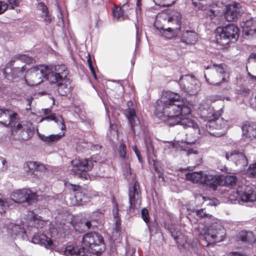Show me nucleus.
<instances>
[{
	"mask_svg": "<svg viewBox=\"0 0 256 256\" xmlns=\"http://www.w3.org/2000/svg\"><path fill=\"white\" fill-rule=\"evenodd\" d=\"M190 112V104L180 101V95L172 92H164L156 103L154 114L159 119L165 121L170 126L178 124L184 128H192L196 134H200L197 124L187 117Z\"/></svg>",
	"mask_w": 256,
	"mask_h": 256,
	"instance_id": "1",
	"label": "nucleus"
},
{
	"mask_svg": "<svg viewBox=\"0 0 256 256\" xmlns=\"http://www.w3.org/2000/svg\"><path fill=\"white\" fill-rule=\"evenodd\" d=\"M68 74V70L64 64H58L53 68L42 65L30 68L24 80L31 86L48 80L56 84L60 94L65 96L69 92Z\"/></svg>",
	"mask_w": 256,
	"mask_h": 256,
	"instance_id": "2",
	"label": "nucleus"
},
{
	"mask_svg": "<svg viewBox=\"0 0 256 256\" xmlns=\"http://www.w3.org/2000/svg\"><path fill=\"white\" fill-rule=\"evenodd\" d=\"M196 215L204 219L202 222L199 223L194 228L202 246H208L224 240L226 235V230L218 219L207 214L204 209L196 210Z\"/></svg>",
	"mask_w": 256,
	"mask_h": 256,
	"instance_id": "3",
	"label": "nucleus"
},
{
	"mask_svg": "<svg viewBox=\"0 0 256 256\" xmlns=\"http://www.w3.org/2000/svg\"><path fill=\"white\" fill-rule=\"evenodd\" d=\"M242 14L240 4L236 2L226 6L224 12L221 11L220 8L216 7L208 9L205 12L207 18L217 24L220 22V18L223 14L226 20L232 22L237 20L241 16Z\"/></svg>",
	"mask_w": 256,
	"mask_h": 256,
	"instance_id": "4",
	"label": "nucleus"
},
{
	"mask_svg": "<svg viewBox=\"0 0 256 256\" xmlns=\"http://www.w3.org/2000/svg\"><path fill=\"white\" fill-rule=\"evenodd\" d=\"M82 243V248L93 254H100L105 248L102 237L98 233L86 234L83 236Z\"/></svg>",
	"mask_w": 256,
	"mask_h": 256,
	"instance_id": "5",
	"label": "nucleus"
},
{
	"mask_svg": "<svg viewBox=\"0 0 256 256\" xmlns=\"http://www.w3.org/2000/svg\"><path fill=\"white\" fill-rule=\"evenodd\" d=\"M238 38V28L234 24L218 27L216 30V40L218 44L226 46L235 42Z\"/></svg>",
	"mask_w": 256,
	"mask_h": 256,
	"instance_id": "6",
	"label": "nucleus"
},
{
	"mask_svg": "<svg viewBox=\"0 0 256 256\" xmlns=\"http://www.w3.org/2000/svg\"><path fill=\"white\" fill-rule=\"evenodd\" d=\"M221 114H214L212 118L206 122L205 124L206 130L210 134L216 136L224 135L228 128V122L220 118Z\"/></svg>",
	"mask_w": 256,
	"mask_h": 256,
	"instance_id": "7",
	"label": "nucleus"
},
{
	"mask_svg": "<svg viewBox=\"0 0 256 256\" xmlns=\"http://www.w3.org/2000/svg\"><path fill=\"white\" fill-rule=\"evenodd\" d=\"M34 127L32 122L24 121L16 124L11 128L12 134L16 138L26 140L31 138L34 134Z\"/></svg>",
	"mask_w": 256,
	"mask_h": 256,
	"instance_id": "8",
	"label": "nucleus"
},
{
	"mask_svg": "<svg viewBox=\"0 0 256 256\" xmlns=\"http://www.w3.org/2000/svg\"><path fill=\"white\" fill-rule=\"evenodd\" d=\"M11 203L22 204L28 203L30 204L34 202L37 200V196L34 192H32L30 189L23 188L18 190L10 194ZM12 208L14 207L12 205Z\"/></svg>",
	"mask_w": 256,
	"mask_h": 256,
	"instance_id": "9",
	"label": "nucleus"
},
{
	"mask_svg": "<svg viewBox=\"0 0 256 256\" xmlns=\"http://www.w3.org/2000/svg\"><path fill=\"white\" fill-rule=\"evenodd\" d=\"M180 86L186 92L190 95H194L199 90L200 84L198 80L193 76L187 74L180 77Z\"/></svg>",
	"mask_w": 256,
	"mask_h": 256,
	"instance_id": "10",
	"label": "nucleus"
},
{
	"mask_svg": "<svg viewBox=\"0 0 256 256\" xmlns=\"http://www.w3.org/2000/svg\"><path fill=\"white\" fill-rule=\"evenodd\" d=\"M139 189V184L137 181H135L132 187L129 190L130 206L128 210H127L128 214L134 213L136 209H138L140 208L141 196Z\"/></svg>",
	"mask_w": 256,
	"mask_h": 256,
	"instance_id": "11",
	"label": "nucleus"
},
{
	"mask_svg": "<svg viewBox=\"0 0 256 256\" xmlns=\"http://www.w3.org/2000/svg\"><path fill=\"white\" fill-rule=\"evenodd\" d=\"M168 22H174L176 25L178 26V28H161L159 29L158 28H156L160 30V34L166 38L171 39L176 36L178 34V32L180 30V25L181 24V14L180 12H176L174 14L170 16L168 18Z\"/></svg>",
	"mask_w": 256,
	"mask_h": 256,
	"instance_id": "12",
	"label": "nucleus"
},
{
	"mask_svg": "<svg viewBox=\"0 0 256 256\" xmlns=\"http://www.w3.org/2000/svg\"><path fill=\"white\" fill-rule=\"evenodd\" d=\"M233 196L236 200H241L244 202H253L256 200V194L251 188L245 185L239 186L236 190H234Z\"/></svg>",
	"mask_w": 256,
	"mask_h": 256,
	"instance_id": "13",
	"label": "nucleus"
},
{
	"mask_svg": "<svg viewBox=\"0 0 256 256\" xmlns=\"http://www.w3.org/2000/svg\"><path fill=\"white\" fill-rule=\"evenodd\" d=\"M71 189L74 192V202L72 205H83L90 200V196L88 194V191L78 185L71 184Z\"/></svg>",
	"mask_w": 256,
	"mask_h": 256,
	"instance_id": "14",
	"label": "nucleus"
},
{
	"mask_svg": "<svg viewBox=\"0 0 256 256\" xmlns=\"http://www.w3.org/2000/svg\"><path fill=\"white\" fill-rule=\"evenodd\" d=\"M18 114L8 109H0V126H10L11 128L16 122Z\"/></svg>",
	"mask_w": 256,
	"mask_h": 256,
	"instance_id": "15",
	"label": "nucleus"
},
{
	"mask_svg": "<svg viewBox=\"0 0 256 256\" xmlns=\"http://www.w3.org/2000/svg\"><path fill=\"white\" fill-rule=\"evenodd\" d=\"M72 165L71 172L74 174H77L80 171H88L90 170L93 166V162L88 159L80 160L76 158L70 162Z\"/></svg>",
	"mask_w": 256,
	"mask_h": 256,
	"instance_id": "16",
	"label": "nucleus"
},
{
	"mask_svg": "<svg viewBox=\"0 0 256 256\" xmlns=\"http://www.w3.org/2000/svg\"><path fill=\"white\" fill-rule=\"evenodd\" d=\"M56 252L60 254L66 256H86L84 252L82 251L75 244L68 243L61 248H58Z\"/></svg>",
	"mask_w": 256,
	"mask_h": 256,
	"instance_id": "17",
	"label": "nucleus"
},
{
	"mask_svg": "<svg viewBox=\"0 0 256 256\" xmlns=\"http://www.w3.org/2000/svg\"><path fill=\"white\" fill-rule=\"evenodd\" d=\"M128 108L124 111V114L130 124L133 132H135V128L139 126L140 122L136 116L132 102L130 100L127 102Z\"/></svg>",
	"mask_w": 256,
	"mask_h": 256,
	"instance_id": "18",
	"label": "nucleus"
},
{
	"mask_svg": "<svg viewBox=\"0 0 256 256\" xmlns=\"http://www.w3.org/2000/svg\"><path fill=\"white\" fill-rule=\"evenodd\" d=\"M26 70L24 66L22 68H6L4 72L6 78L12 82H18L23 78Z\"/></svg>",
	"mask_w": 256,
	"mask_h": 256,
	"instance_id": "19",
	"label": "nucleus"
},
{
	"mask_svg": "<svg viewBox=\"0 0 256 256\" xmlns=\"http://www.w3.org/2000/svg\"><path fill=\"white\" fill-rule=\"evenodd\" d=\"M225 157L228 160L233 162L236 166H245L248 164V160L244 154L236 150L226 152Z\"/></svg>",
	"mask_w": 256,
	"mask_h": 256,
	"instance_id": "20",
	"label": "nucleus"
},
{
	"mask_svg": "<svg viewBox=\"0 0 256 256\" xmlns=\"http://www.w3.org/2000/svg\"><path fill=\"white\" fill-rule=\"evenodd\" d=\"M243 138L250 141L256 138V124L253 122H244L242 127Z\"/></svg>",
	"mask_w": 256,
	"mask_h": 256,
	"instance_id": "21",
	"label": "nucleus"
},
{
	"mask_svg": "<svg viewBox=\"0 0 256 256\" xmlns=\"http://www.w3.org/2000/svg\"><path fill=\"white\" fill-rule=\"evenodd\" d=\"M32 242L44 246L46 249L53 247L52 240L44 234L38 233L34 234L32 240Z\"/></svg>",
	"mask_w": 256,
	"mask_h": 256,
	"instance_id": "22",
	"label": "nucleus"
},
{
	"mask_svg": "<svg viewBox=\"0 0 256 256\" xmlns=\"http://www.w3.org/2000/svg\"><path fill=\"white\" fill-rule=\"evenodd\" d=\"M7 232L12 238L20 237L24 238L26 236V230L18 224L10 223L7 226Z\"/></svg>",
	"mask_w": 256,
	"mask_h": 256,
	"instance_id": "23",
	"label": "nucleus"
},
{
	"mask_svg": "<svg viewBox=\"0 0 256 256\" xmlns=\"http://www.w3.org/2000/svg\"><path fill=\"white\" fill-rule=\"evenodd\" d=\"M243 32L246 36H254L256 33V20L253 18L241 24Z\"/></svg>",
	"mask_w": 256,
	"mask_h": 256,
	"instance_id": "24",
	"label": "nucleus"
},
{
	"mask_svg": "<svg viewBox=\"0 0 256 256\" xmlns=\"http://www.w3.org/2000/svg\"><path fill=\"white\" fill-rule=\"evenodd\" d=\"M236 240L245 244H252L256 242L254 234L250 231L242 230L236 235Z\"/></svg>",
	"mask_w": 256,
	"mask_h": 256,
	"instance_id": "25",
	"label": "nucleus"
},
{
	"mask_svg": "<svg viewBox=\"0 0 256 256\" xmlns=\"http://www.w3.org/2000/svg\"><path fill=\"white\" fill-rule=\"evenodd\" d=\"M202 184L214 190L218 185L222 184L220 178L217 176L204 174Z\"/></svg>",
	"mask_w": 256,
	"mask_h": 256,
	"instance_id": "26",
	"label": "nucleus"
},
{
	"mask_svg": "<svg viewBox=\"0 0 256 256\" xmlns=\"http://www.w3.org/2000/svg\"><path fill=\"white\" fill-rule=\"evenodd\" d=\"M198 39L197 34L194 30H186L184 32L180 37V40L186 44H194Z\"/></svg>",
	"mask_w": 256,
	"mask_h": 256,
	"instance_id": "27",
	"label": "nucleus"
},
{
	"mask_svg": "<svg viewBox=\"0 0 256 256\" xmlns=\"http://www.w3.org/2000/svg\"><path fill=\"white\" fill-rule=\"evenodd\" d=\"M29 220L28 226L36 228H42L46 222L41 219V217L35 214L32 211H29L27 216Z\"/></svg>",
	"mask_w": 256,
	"mask_h": 256,
	"instance_id": "28",
	"label": "nucleus"
},
{
	"mask_svg": "<svg viewBox=\"0 0 256 256\" xmlns=\"http://www.w3.org/2000/svg\"><path fill=\"white\" fill-rule=\"evenodd\" d=\"M219 0H192V4L199 10H205L206 12L208 10V7H211L215 2Z\"/></svg>",
	"mask_w": 256,
	"mask_h": 256,
	"instance_id": "29",
	"label": "nucleus"
},
{
	"mask_svg": "<svg viewBox=\"0 0 256 256\" xmlns=\"http://www.w3.org/2000/svg\"><path fill=\"white\" fill-rule=\"evenodd\" d=\"M204 173L202 172H192L186 174V180L193 182L202 184Z\"/></svg>",
	"mask_w": 256,
	"mask_h": 256,
	"instance_id": "30",
	"label": "nucleus"
},
{
	"mask_svg": "<svg viewBox=\"0 0 256 256\" xmlns=\"http://www.w3.org/2000/svg\"><path fill=\"white\" fill-rule=\"evenodd\" d=\"M12 208V206L11 200L4 198L0 194V216L4 214L10 208Z\"/></svg>",
	"mask_w": 256,
	"mask_h": 256,
	"instance_id": "31",
	"label": "nucleus"
},
{
	"mask_svg": "<svg viewBox=\"0 0 256 256\" xmlns=\"http://www.w3.org/2000/svg\"><path fill=\"white\" fill-rule=\"evenodd\" d=\"M39 138L42 141L46 143L54 142L58 141L64 135V134H51L48 136H46L44 134H38Z\"/></svg>",
	"mask_w": 256,
	"mask_h": 256,
	"instance_id": "32",
	"label": "nucleus"
},
{
	"mask_svg": "<svg viewBox=\"0 0 256 256\" xmlns=\"http://www.w3.org/2000/svg\"><path fill=\"white\" fill-rule=\"evenodd\" d=\"M44 120H46L48 121L54 120L56 122H59L61 124V130H64L66 128V126L64 124V120L61 116L56 117L55 114H52L42 118L40 120V122H42Z\"/></svg>",
	"mask_w": 256,
	"mask_h": 256,
	"instance_id": "33",
	"label": "nucleus"
},
{
	"mask_svg": "<svg viewBox=\"0 0 256 256\" xmlns=\"http://www.w3.org/2000/svg\"><path fill=\"white\" fill-rule=\"evenodd\" d=\"M212 68L213 70H214L218 74H220L223 75L224 76L222 78V80L223 82H226V80L225 76L227 75L225 71V65L223 64H220L219 65H212V66H208L207 68Z\"/></svg>",
	"mask_w": 256,
	"mask_h": 256,
	"instance_id": "34",
	"label": "nucleus"
},
{
	"mask_svg": "<svg viewBox=\"0 0 256 256\" xmlns=\"http://www.w3.org/2000/svg\"><path fill=\"white\" fill-rule=\"evenodd\" d=\"M222 180L226 186H233L236 184L237 178L234 176L228 175Z\"/></svg>",
	"mask_w": 256,
	"mask_h": 256,
	"instance_id": "35",
	"label": "nucleus"
},
{
	"mask_svg": "<svg viewBox=\"0 0 256 256\" xmlns=\"http://www.w3.org/2000/svg\"><path fill=\"white\" fill-rule=\"evenodd\" d=\"M15 60H20L26 64L32 63L34 60L26 54H17L14 57Z\"/></svg>",
	"mask_w": 256,
	"mask_h": 256,
	"instance_id": "36",
	"label": "nucleus"
},
{
	"mask_svg": "<svg viewBox=\"0 0 256 256\" xmlns=\"http://www.w3.org/2000/svg\"><path fill=\"white\" fill-rule=\"evenodd\" d=\"M112 12L114 18L117 20H120L123 16V12L120 7L114 6Z\"/></svg>",
	"mask_w": 256,
	"mask_h": 256,
	"instance_id": "37",
	"label": "nucleus"
},
{
	"mask_svg": "<svg viewBox=\"0 0 256 256\" xmlns=\"http://www.w3.org/2000/svg\"><path fill=\"white\" fill-rule=\"evenodd\" d=\"M246 173L249 176L256 177V162L249 166Z\"/></svg>",
	"mask_w": 256,
	"mask_h": 256,
	"instance_id": "38",
	"label": "nucleus"
},
{
	"mask_svg": "<svg viewBox=\"0 0 256 256\" xmlns=\"http://www.w3.org/2000/svg\"><path fill=\"white\" fill-rule=\"evenodd\" d=\"M120 222L116 220V228L112 232V237L115 240L117 239L120 236Z\"/></svg>",
	"mask_w": 256,
	"mask_h": 256,
	"instance_id": "39",
	"label": "nucleus"
},
{
	"mask_svg": "<svg viewBox=\"0 0 256 256\" xmlns=\"http://www.w3.org/2000/svg\"><path fill=\"white\" fill-rule=\"evenodd\" d=\"M7 168L8 164L6 158L0 156V172L6 170Z\"/></svg>",
	"mask_w": 256,
	"mask_h": 256,
	"instance_id": "40",
	"label": "nucleus"
},
{
	"mask_svg": "<svg viewBox=\"0 0 256 256\" xmlns=\"http://www.w3.org/2000/svg\"><path fill=\"white\" fill-rule=\"evenodd\" d=\"M141 214H142V219L148 225V222L149 220H150L148 210L146 208H143L142 210Z\"/></svg>",
	"mask_w": 256,
	"mask_h": 256,
	"instance_id": "41",
	"label": "nucleus"
},
{
	"mask_svg": "<svg viewBox=\"0 0 256 256\" xmlns=\"http://www.w3.org/2000/svg\"><path fill=\"white\" fill-rule=\"evenodd\" d=\"M87 62H88V65L89 68H90L94 77L95 78H96V76L95 70H94V67L92 66V60H91V58H90V54H88V58L87 60Z\"/></svg>",
	"mask_w": 256,
	"mask_h": 256,
	"instance_id": "42",
	"label": "nucleus"
},
{
	"mask_svg": "<svg viewBox=\"0 0 256 256\" xmlns=\"http://www.w3.org/2000/svg\"><path fill=\"white\" fill-rule=\"evenodd\" d=\"M118 151L120 156L122 158H124L126 156V145L124 144H121L119 146Z\"/></svg>",
	"mask_w": 256,
	"mask_h": 256,
	"instance_id": "43",
	"label": "nucleus"
},
{
	"mask_svg": "<svg viewBox=\"0 0 256 256\" xmlns=\"http://www.w3.org/2000/svg\"><path fill=\"white\" fill-rule=\"evenodd\" d=\"M82 227V230L86 231L89 230L91 227V222L90 221H83L81 222Z\"/></svg>",
	"mask_w": 256,
	"mask_h": 256,
	"instance_id": "44",
	"label": "nucleus"
},
{
	"mask_svg": "<svg viewBox=\"0 0 256 256\" xmlns=\"http://www.w3.org/2000/svg\"><path fill=\"white\" fill-rule=\"evenodd\" d=\"M41 16L44 19V21L46 22L49 23L52 20L51 16L49 14L48 10L46 11L44 13H42Z\"/></svg>",
	"mask_w": 256,
	"mask_h": 256,
	"instance_id": "45",
	"label": "nucleus"
},
{
	"mask_svg": "<svg viewBox=\"0 0 256 256\" xmlns=\"http://www.w3.org/2000/svg\"><path fill=\"white\" fill-rule=\"evenodd\" d=\"M38 9L40 10L42 13H44L48 10L47 6L43 2H39L38 4Z\"/></svg>",
	"mask_w": 256,
	"mask_h": 256,
	"instance_id": "46",
	"label": "nucleus"
},
{
	"mask_svg": "<svg viewBox=\"0 0 256 256\" xmlns=\"http://www.w3.org/2000/svg\"><path fill=\"white\" fill-rule=\"evenodd\" d=\"M20 2V0H8L9 4L12 9L15 7L18 6Z\"/></svg>",
	"mask_w": 256,
	"mask_h": 256,
	"instance_id": "47",
	"label": "nucleus"
},
{
	"mask_svg": "<svg viewBox=\"0 0 256 256\" xmlns=\"http://www.w3.org/2000/svg\"><path fill=\"white\" fill-rule=\"evenodd\" d=\"M141 5H142V0H137L136 7V12L137 18H138V15H140V12H141L140 6H141Z\"/></svg>",
	"mask_w": 256,
	"mask_h": 256,
	"instance_id": "48",
	"label": "nucleus"
},
{
	"mask_svg": "<svg viewBox=\"0 0 256 256\" xmlns=\"http://www.w3.org/2000/svg\"><path fill=\"white\" fill-rule=\"evenodd\" d=\"M8 5L4 2L0 1V14L4 12L8 8Z\"/></svg>",
	"mask_w": 256,
	"mask_h": 256,
	"instance_id": "49",
	"label": "nucleus"
},
{
	"mask_svg": "<svg viewBox=\"0 0 256 256\" xmlns=\"http://www.w3.org/2000/svg\"><path fill=\"white\" fill-rule=\"evenodd\" d=\"M86 171H80V173H78L76 176H78L79 178H84L87 180L89 177L88 174L86 173Z\"/></svg>",
	"mask_w": 256,
	"mask_h": 256,
	"instance_id": "50",
	"label": "nucleus"
},
{
	"mask_svg": "<svg viewBox=\"0 0 256 256\" xmlns=\"http://www.w3.org/2000/svg\"><path fill=\"white\" fill-rule=\"evenodd\" d=\"M126 170L124 172V175L125 176L128 180L129 179L128 176L131 175V170L130 166L128 165L126 166Z\"/></svg>",
	"mask_w": 256,
	"mask_h": 256,
	"instance_id": "51",
	"label": "nucleus"
},
{
	"mask_svg": "<svg viewBox=\"0 0 256 256\" xmlns=\"http://www.w3.org/2000/svg\"><path fill=\"white\" fill-rule=\"evenodd\" d=\"M132 150L134 152L136 156L138 157V160L140 162V154L139 151L137 149V147L136 145L132 146Z\"/></svg>",
	"mask_w": 256,
	"mask_h": 256,
	"instance_id": "52",
	"label": "nucleus"
},
{
	"mask_svg": "<svg viewBox=\"0 0 256 256\" xmlns=\"http://www.w3.org/2000/svg\"><path fill=\"white\" fill-rule=\"evenodd\" d=\"M248 60H254V62H256V52L252 53L250 54L248 58Z\"/></svg>",
	"mask_w": 256,
	"mask_h": 256,
	"instance_id": "53",
	"label": "nucleus"
},
{
	"mask_svg": "<svg viewBox=\"0 0 256 256\" xmlns=\"http://www.w3.org/2000/svg\"><path fill=\"white\" fill-rule=\"evenodd\" d=\"M230 254L232 256H246L244 254L238 252H232Z\"/></svg>",
	"mask_w": 256,
	"mask_h": 256,
	"instance_id": "54",
	"label": "nucleus"
},
{
	"mask_svg": "<svg viewBox=\"0 0 256 256\" xmlns=\"http://www.w3.org/2000/svg\"><path fill=\"white\" fill-rule=\"evenodd\" d=\"M42 110L43 111L44 114L46 115L49 114L51 112V110L50 108H44Z\"/></svg>",
	"mask_w": 256,
	"mask_h": 256,
	"instance_id": "55",
	"label": "nucleus"
},
{
	"mask_svg": "<svg viewBox=\"0 0 256 256\" xmlns=\"http://www.w3.org/2000/svg\"><path fill=\"white\" fill-rule=\"evenodd\" d=\"M170 232L172 233V236L174 238V240H176V238H177L178 236L179 232H176V234H174V232H172L171 231Z\"/></svg>",
	"mask_w": 256,
	"mask_h": 256,
	"instance_id": "56",
	"label": "nucleus"
},
{
	"mask_svg": "<svg viewBox=\"0 0 256 256\" xmlns=\"http://www.w3.org/2000/svg\"><path fill=\"white\" fill-rule=\"evenodd\" d=\"M248 76H249L250 79L256 81V76H254L250 74V72H248Z\"/></svg>",
	"mask_w": 256,
	"mask_h": 256,
	"instance_id": "57",
	"label": "nucleus"
},
{
	"mask_svg": "<svg viewBox=\"0 0 256 256\" xmlns=\"http://www.w3.org/2000/svg\"><path fill=\"white\" fill-rule=\"evenodd\" d=\"M135 252V249L134 248H132L130 250V253H128V255H131L132 256Z\"/></svg>",
	"mask_w": 256,
	"mask_h": 256,
	"instance_id": "58",
	"label": "nucleus"
},
{
	"mask_svg": "<svg viewBox=\"0 0 256 256\" xmlns=\"http://www.w3.org/2000/svg\"><path fill=\"white\" fill-rule=\"evenodd\" d=\"M116 212H114V217L115 218H118V209L117 208H116Z\"/></svg>",
	"mask_w": 256,
	"mask_h": 256,
	"instance_id": "59",
	"label": "nucleus"
},
{
	"mask_svg": "<svg viewBox=\"0 0 256 256\" xmlns=\"http://www.w3.org/2000/svg\"><path fill=\"white\" fill-rule=\"evenodd\" d=\"M30 166H32H32H36V162H30Z\"/></svg>",
	"mask_w": 256,
	"mask_h": 256,
	"instance_id": "60",
	"label": "nucleus"
},
{
	"mask_svg": "<svg viewBox=\"0 0 256 256\" xmlns=\"http://www.w3.org/2000/svg\"><path fill=\"white\" fill-rule=\"evenodd\" d=\"M224 98L226 100H230V98L229 97H226Z\"/></svg>",
	"mask_w": 256,
	"mask_h": 256,
	"instance_id": "61",
	"label": "nucleus"
},
{
	"mask_svg": "<svg viewBox=\"0 0 256 256\" xmlns=\"http://www.w3.org/2000/svg\"><path fill=\"white\" fill-rule=\"evenodd\" d=\"M191 154V152H190V150H188L187 152V154Z\"/></svg>",
	"mask_w": 256,
	"mask_h": 256,
	"instance_id": "62",
	"label": "nucleus"
},
{
	"mask_svg": "<svg viewBox=\"0 0 256 256\" xmlns=\"http://www.w3.org/2000/svg\"><path fill=\"white\" fill-rule=\"evenodd\" d=\"M188 144H194V141H193V142H188Z\"/></svg>",
	"mask_w": 256,
	"mask_h": 256,
	"instance_id": "63",
	"label": "nucleus"
},
{
	"mask_svg": "<svg viewBox=\"0 0 256 256\" xmlns=\"http://www.w3.org/2000/svg\"><path fill=\"white\" fill-rule=\"evenodd\" d=\"M154 169H155V170L156 171L157 170V169L156 168H154Z\"/></svg>",
	"mask_w": 256,
	"mask_h": 256,
	"instance_id": "64",
	"label": "nucleus"
}]
</instances>
